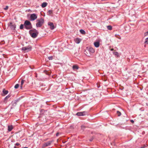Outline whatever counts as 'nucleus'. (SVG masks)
I'll list each match as a JSON object with an SVG mask.
<instances>
[{
	"label": "nucleus",
	"instance_id": "f257e3e1",
	"mask_svg": "<svg viewBox=\"0 0 148 148\" xmlns=\"http://www.w3.org/2000/svg\"><path fill=\"white\" fill-rule=\"evenodd\" d=\"M24 25V27L27 29H30L32 27L31 23L30 21L27 20H26L25 21Z\"/></svg>",
	"mask_w": 148,
	"mask_h": 148
},
{
	"label": "nucleus",
	"instance_id": "f03ea898",
	"mask_svg": "<svg viewBox=\"0 0 148 148\" xmlns=\"http://www.w3.org/2000/svg\"><path fill=\"white\" fill-rule=\"evenodd\" d=\"M30 34L32 37L35 38L37 36L38 32L36 29H34V30H32L30 31Z\"/></svg>",
	"mask_w": 148,
	"mask_h": 148
},
{
	"label": "nucleus",
	"instance_id": "7ed1b4c3",
	"mask_svg": "<svg viewBox=\"0 0 148 148\" xmlns=\"http://www.w3.org/2000/svg\"><path fill=\"white\" fill-rule=\"evenodd\" d=\"M37 23L36 25L37 27H40L43 24L44 22V19L42 18L37 20Z\"/></svg>",
	"mask_w": 148,
	"mask_h": 148
},
{
	"label": "nucleus",
	"instance_id": "20e7f679",
	"mask_svg": "<svg viewBox=\"0 0 148 148\" xmlns=\"http://www.w3.org/2000/svg\"><path fill=\"white\" fill-rule=\"evenodd\" d=\"M32 48V47L30 46H29L27 47H23L22 48V50L25 51V52H27L31 50Z\"/></svg>",
	"mask_w": 148,
	"mask_h": 148
},
{
	"label": "nucleus",
	"instance_id": "39448f33",
	"mask_svg": "<svg viewBox=\"0 0 148 148\" xmlns=\"http://www.w3.org/2000/svg\"><path fill=\"white\" fill-rule=\"evenodd\" d=\"M37 18V16L36 14H31L30 18L31 21H34Z\"/></svg>",
	"mask_w": 148,
	"mask_h": 148
},
{
	"label": "nucleus",
	"instance_id": "423d86ee",
	"mask_svg": "<svg viewBox=\"0 0 148 148\" xmlns=\"http://www.w3.org/2000/svg\"><path fill=\"white\" fill-rule=\"evenodd\" d=\"M87 114V113L85 111H84L81 112H77L76 114L77 115L79 116H83L86 115Z\"/></svg>",
	"mask_w": 148,
	"mask_h": 148
},
{
	"label": "nucleus",
	"instance_id": "0eeeda50",
	"mask_svg": "<svg viewBox=\"0 0 148 148\" xmlns=\"http://www.w3.org/2000/svg\"><path fill=\"white\" fill-rule=\"evenodd\" d=\"M51 143V141H48L46 143H44L43 145V147H44V148L46 147H47L50 145Z\"/></svg>",
	"mask_w": 148,
	"mask_h": 148
},
{
	"label": "nucleus",
	"instance_id": "6e6552de",
	"mask_svg": "<svg viewBox=\"0 0 148 148\" xmlns=\"http://www.w3.org/2000/svg\"><path fill=\"white\" fill-rule=\"evenodd\" d=\"M48 25L50 26V28L51 29H53L54 28V26L53 23H48Z\"/></svg>",
	"mask_w": 148,
	"mask_h": 148
},
{
	"label": "nucleus",
	"instance_id": "1a4fd4ad",
	"mask_svg": "<svg viewBox=\"0 0 148 148\" xmlns=\"http://www.w3.org/2000/svg\"><path fill=\"white\" fill-rule=\"evenodd\" d=\"M94 45L95 47L97 48L100 45L99 42V41L95 42L94 43Z\"/></svg>",
	"mask_w": 148,
	"mask_h": 148
},
{
	"label": "nucleus",
	"instance_id": "9d476101",
	"mask_svg": "<svg viewBox=\"0 0 148 148\" xmlns=\"http://www.w3.org/2000/svg\"><path fill=\"white\" fill-rule=\"evenodd\" d=\"M75 42L77 44L79 43L81 41V40L78 38H77L74 39Z\"/></svg>",
	"mask_w": 148,
	"mask_h": 148
},
{
	"label": "nucleus",
	"instance_id": "9b49d317",
	"mask_svg": "<svg viewBox=\"0 0 148 148\" xmlns=\"http://www.w3.org/2000/svg\"><path fill=\"white\" fill-rule=\"evenodd\" d=\"M3 94H2V95L4 96L8 93V90H5V89H3Z\"/></svg>",
	"mask_w": 148,
	"mask_h": 148
},
{
	"label": "nucleus",
	"instance_id": "f8f14e48",
	"mask_svg": "<svg viewBox=\"0 0 148 148\" xmlns=\"http://www.w3.org/2000/svg\"><path fill=\"white\" fill-rule=\"evenodd\" d=\"M13 127L12 125H8V130L9 132H10L13 129Z\"/></svg>",
	"mask_w": 148,
	"mask_h": 148
},
{
	"label": "nucleus",
	"instance_id": "ddd939ff",
	"mask_svg": "<svg viewBox=\"0 0 148 148\" xmlns=\"http://www.w3.org/2000/svg\"><path fill=\"white\" fill-rule=\"evenodd\" d=\"M10 97V96L8 95L5 97L4 99V102L5 103H6L7 102V99Z\"/></svg>",
	"mask_w": 148,
	"mask_h": 148
},
{
	"label": "nucleus",
	"instance_id": "4468645a",
	"mask_svg": "<svg viewBox=\"0 0 148 148\" xmlns=\"http://www.w3.org/2000/svg\"><path fill=\"white\" fill-rule=\"evenodd\" d=\"M88 51L92 53H93L95 52L94 50L92 47H90L88 49Z\"/></svg>",
	"mask_w": 148,
	"mask_h": 148
},
{
	"label": "nucleus",
	"instance_id": "2eb2a0df",
	"mask_svg": "<svg viewBox=\"0 0 148 148\" xmlns=\"http://www.w3.org/2000/svg\"><path fill=\"white\" fill-rule=\"evenodd\" d=\"M44 72L48 75H49L51 73V72L50 71H47L46 70H44Z\"/></svg>",
	"mask_w": 148,
	"mask_h": 148
},
{
	"label": "nucleus",
	"instance_id": "dca6fc26",
	"mask_svg": "<svg viewBox=\"0 0 148 148\" xmlns=\"http://www.w3.org/2000/svg\"><path fill=\"white\" fill-rule=\"evenodd\" d=\"M47 5V3L46 2H43L41 5L42 8H44L46 7Z\"/></svg>",
	"mask_w": 148,
	"mask_h": 148
},
{
	"label": "nucleus",
	"instance_id": "f3484780",
	"mask_svg": "<svg viewBox=\"0 0 148 148\" xmlns=\"http://www.w3.org/2000/svg\"><path fill=\"white\" fill-rule=\"evenodd\" d=\"M11 28L13 30H14L16 27V25L15 24H13L11 25Z\"/></svg>",
	"mask_w": 148,
	"mask_h": 148
},
{
	"label": "nucleus",
	"instance_id": "a211bd4d",
	"mask_svg": "<svg viewBox=\"0 0 148 148\" xmlns=\"http://www.w3.org/2000/svg\"><path fill=\"white\" fill-rule=\"evenodd\" d=\"M73 70H75V69H79V67L77 65H75L73 66Z\"/></svg>",
	"mask_w": 148,
	"mask_h": 148
},
{
	"label": "nucleus",
	"instance_id": "6ab92c4d",
	"mask_svg": "<svg viewBox=\"0 0 148 148\" xmlns=\"http://www.w3.org/2000/svg\"><path fill=\"white\" fill-rule=\"evenodd\" d=\"M25 82V80H22L21 81V85L20 86V87L21 89H22V85L23 83H24V82Z\"/></svg>",
	"mask_w": 148,
	"mask_h": 148
},
{
	"label": "nucleus",
	"instance_id": "aec40b11",
	"mask_svg": "<svg viewBox=\"0 0 148 148\" xmlns=\"http://www.w3.org/2000/svg\"><path fill=\"white\" fill-rule=\"evenodd\" d=\"M53 13V11L52 10H49L48 12V14L49 15H51Z\"/></svg>",
	"mask_w": 148,
	"mask_h": 148
},
{
	"label": "nucleus",
	"instance_id": "412c9836",
	"mask_svg": "<svg viewBox=\"0 0 148 148\" xmlns=\"http://www.w3.org/2000/svg\"><path fill=\"white\" fill-rule=\"evenodd\" d=\"M80 32L82 34H85V31L83 30V29H81L80 30Z\"/></svg>",
	"mask_w": 148,
	"mask_h": 148
},
{
	"label": "nucleus",
	"instance_id": "4be33fe9",
	"mask_svg": "<svg viewBox=\"0 0 148 148\" xmlns=\"http://www.w3.org/2000/svg\"><path fill=\"white\" fill-rule=\"evenodd\" d=\"M107 28L108 30H111L112 29V27L110 25L107 26Z\"/></svg>",
	"mask_w": 148,
	"mask_h": 148
},
{
	"label": "nucleus",
	"instance_id": "5701e85b",
	"mask_svg": "<svg viewBox=\"0 0 148 148\" xmlns=\"http://www.w3.org/2000/svg\"><path fill=\"white\" fill-rule=\"evenodd\" d=\"M19 86V85L18 84H16L14 86V88L15 89H17L18 88V87Z\"/></svg>",
	"mask_w": 148,
	"mask_h": 148
},
{
	"label": "nucleus",
	"instance_id": "b1692460",
	"mask_svg": "<svg viewBox=\"0 0 148 148\" xmlns=\"http://www.w3.org/2000/svg\"><path fill=\"white\" fill-rule=\"evenodd\" d=\"M115 37H116V38L120 39H121V38L120 37H119V36H120L119 35H118V34H116L115 35Z\"/></svg>",
	"mask_w": 148,
	"mask_h": 148
},
{
	"label": "nucleus",
	"instance_id": "393cba45",
	"mask_svg": "<svg viewBox=\"0 0 148 148\" xmlns=\"http://www.w3.org/2000/svg\"><path fill=\"white\" fill-rule=\"evenodd\" d=\"M117 114L118 116H120L121 114V113L119 111H117Z\"/></svg>",
	"mask_w": 148,
	"mask_h": 148
},
{
	"label": "nucleus",
	"instance_id": "a878e982",
	"mask_svg": "<svg viewBox=\"0 0 148 148\" xmlns=\"http://www.w3.org/2000/svg\"><path fill=\"white\" fill-rule=\"evenodd\" d=\"M145 43L146 44H148V38L146 39Z\"/></svg>",
	"mask_w": 148,
	"mask_h": 148
},
{
	"label": "nucleus",
	"instance_id": "bb28decb",
	"mask_svg": "<svg viewBox=\"0 0 148 148\" xmlns=\"http://www.w3.org/2000/svg\"><path fill=\"white\" fill-rule=\"evenodd\" d=\"M24 26V25H23V24L21 25L20 26V29H23V26Z\"/></svg>",
	"mask_w": 148,
	"mask_h": 148
},
{
	"label": "nucleus",
	"instance_id": "cd10ccee",
	"mask_svg": "<svg viewBox=\"0 0 148 148\" xmlns=\"http://www.w3.org/2000/svg\"><path fill=\"white\" fill-rule=\"evenodd\" d=\"M114 54L116 56H118V52H114Z\"/></svg>",
	"mask_w": 148,
	"mask_h": 148
},
{
	"label": "nucleus",
	"instance_id": "c85d7f7f",
	"mask_svg": "<svg viewBox=\"0 0 148 148\" xmlns=\"http://www.w3.org/2000/svg\"><path fill=\"white\" fill-rule=\"evenodd\" d=\"M144 36H148V31L145 33Z\"/></svg>",
	"mask_w": 148,
	"mask_h": 148
},
{
	"label": "nucleus",
	"instance_id": "c756f323",
	"mask_svg": "<svg viewBox=\"0 0 148 148\" xmlns=\"http://www.w3.org/2000/svg\"><path fill=\"white\" fill-rule=\"evenodd\" d=\"M48 58L49 60H52L53 59V57L52 56L49 57Z\"/></svg>",
	"mask_w": 148,
	"mask_h": 148
},
{
	"label": "nucleus",
	"instance_id": "7c9ffc66",
	"mask_svg": "<svg viewBox=\"0 0 148 148\" xmlns=\"http://www.w3.org/2000/svg\"><path fill=\"white\" fill-rule=\"evenodd\" d=\"M8 6H6L5 8H4V9L5 10H7L8 9Z\"/></svg>",
	"mask_w": 148,
	"mask_h": 148
},
{
	"label": "nucleus",
	"instance_id": "2f4dec72",
	"mask_svg": "<svg viewBox=\"0 0 148 148\" xmlns=\"http://www.w3.org/2000/svg\"><path fill=\"white\" fill-rule=\"evenodd\" d=\"M81 127V129H82V130H84V128H85V127L84 126H82Z\"/></svg>",
	"mask_w": 148,
	"mask_h": 148
},
{
	"label": "nucleus",
	"instance_id": "473e14b6",
	"mask_svg": "<svg viewBox=\"0 0 148 148\" xmlns=\"http://www.w3.org/2000/svg\"><path fill=\"white\" fill-rule=\"evenodd\" d=\"M15 145L16 146H19V145H20V144L19 143H16L15 144Z\"/></svg>",
	"mask_w": 148,
	"mask_h": 148
},
{
	"label": "nucleus",
	"instance_id": "72a5a7b5",
	"mask_svg": "<svg viewBox=\"0 0 148 148\" xmlns=\"http://www.w3.org/2000/svg\"><path fill=\"white\" fill-rule=\"evenodd\" d=\"M130 121H131V123H134V121L133 120H130Z\"/></svg>",
	"mask_w": 148,
	"mask_h": 148
},
{
	"label": "nucleus",
	"instance_id": "f704fd0d",
	"mask_svg": "<svg viewBox=\"0 0 148 148\" xmlns=\"http://www.w3.org/2000/svg\"><path fill=\"white\" fill-rule=\"evenodd\" d=\"M59 133L58 132L56 134V136H58L59 135Z\"/></svg>",
	"mask_w": 148,
	"mask_h": 148
},
{
	"label": "nucleus",
	"instance_id": "c9c22d12",
	"mask_svg": "<svg viewBox=\"0 0 148 148\" xmlns=\"http://www.w3.org/2000/svg\"><path fill=\"white\" fill-rule=\"evenodd\" d=\"M145 147V146L144 145L143 147H141L140 148H144Z\"/></svg>",
	"mask_w": 148,
	"mask_h": 148
},
{
	"label": "nucleus",
	"instance_id": "e433bc0d",
	"mask_svg": "<svg viewBox=\"0 0 148 148\" xmlns=\"http://www.w3.org/2000/svg\"><path fill=\"white\" fill-rule=\"evenodd\" d=\"M111 50L112 51H113L114 50V49L113 48H112L111 49Z\"/></svg>",
	"mask_w": 148,
	"mask_h": 148
},
{
	"label": "nucleus",
	"instance_id": "4c0bfd02",
	"mask_svg": "<svg viewBox=\"0 0 148 148\" xmlns=\"http://www.w3.org/2000/svg\"><path fill=\"white\" fill-rule=\"evenodd\" d=\"M92 139H90V141H92Z\"/></svg>",
	"mask_w": 148,
	"mask_h": 148
},
{
	"label": "nucleus",
	"instance_id": "58836bf2",
	"mask_svg": "<svg viewBox=\"0 0 148 148\" xmlns=\"http://www.w3.org/2000/svg\"><path fill=\"white\" fill-rule=\"evenodd\" d=\"M52 77H53V78H55V76H54V75H53V76H52Z\"/></svg>",
	"mask_w": 148,
	"mask_h": 148
},
{
	"label": "nucleus",
	"instance_id": "ea45409f",
	"mask_svg": "<svg viewBox=\"0 0 148 148\" xmlns=\"http://www.w3.org/2000/svg\"><path fill=\"white\" fill-rule=\"evenodd\" d=\"M14 148H17L16 147L14 146Z\"/></svg>",
	"mask_w": 148,
	"mask_h": 148
},
{
	"label": "nucleus",
	"instance_id": "a19ab883",
	"mask_svg": "<svg viewBox=\"0 0 148 148\" xmlns=\"http://www.w3.org/2000/svg\"><path fill=\"white\" fill-rule=\"evenodd\" d=\"M36 77H37V75H36Z\"/></svg>",
	"mask_w": 148,
	"mask_h": 148
}]
</instances>
